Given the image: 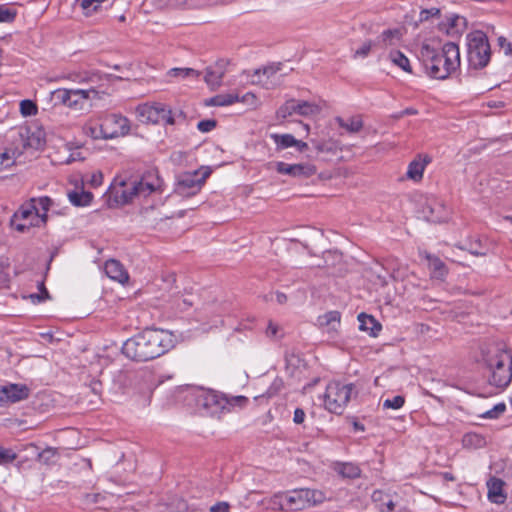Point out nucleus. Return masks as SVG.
<instances>
[{
	"label": "nucleus",
	"mask_w": 512,
	"mask_h": 512,
	"mask_svg": "<svg viewBox=\"0 0 512 512\" xmlns=\"http://www.w3.org/2000/svg\"><path fill=\"white\" fill-rule=\"evenodd\" d=\"M17 16V10L8 5H0V23H12Z\"/></svg>",
	"instance_id": "58836bf2"
},
{
	"label": "nucleus",
	"mask_w": 512,
	"mask_h": 512,
	"mask_svg": "<svg viewBox=\"0 0 512 512\" xmlns=\"http://www.w3.org/2000/svg\"><path fill=\"white\" fill-rule=\"evenodd\" d=\"M56 454L53 448H47L38 454V458L40 461L44 463H48L51 457H54Z\"/></svg>",
	"instance_id": "6e6d98bb"
},
{
	"label": "nucleus",
	"mask_w": 512,
	"mask_h": 512,
	"mask_svg": "<svg viewBox=\"0 0 512 512\" xmlns=\"http://www.w3.org/2000/svg\"><path fill=\"white\" fill-rule=\"evenodd\" d=\"M176 344L175 335L163 329H146L126 340L122 346L123 354L135 361L155 359Z\"/></svg>",
	"instance_id": "f257e3e1"
},
{
	"label": "nucleus",
	"mask_w": 512,
	"mask_h": 512,
	"mask_svg": "<svg viewBox=\"0 0 512 512\" xmlns=\"http://www.w3.org/2000/svg\"><path fill=\"white\" fill-rule=\"evenodd\" d=\"M197 405L203 407L209 414L216 415L225 409L227 400L213 390H196Z\"/></svg>",
	"instance_id": "ddd939ff"
},
{
	"label": "nucleus",
	"mask_w": 512,
	"mask_h": 512,
	"mask_svg": "<svg viewBox=\"0 0 512 512\" xmlns=\"http://www.w3.org/2000/svg\"><path fill=\"white\" fill-rule=\"evenodd\" d=\"M276 300L279 304H284L287 301V297L283 293H277Z\"/></svg>",
	"instance_id": "69168bd1"
},
{
	"label": "nucleus",
	"mask_w": 512,
	"mask_h": 512,
	"mask_svg": "<svg viewBox=\"0 0 512 512\" xmlns=\"http://www.w3.org/2000/svg\"><path fill=\"white\" fill-rule=\"evenodd\" d=\"M504 482L499 478H491L487 482L488 498L491 502L496 504L504 503L506 495L503 493Z\"/></svg>",
	"instance_id": "b1692460"
},
{
	"label": "nucleus",
	"mask_w": 512,
	"mask_h": 512,
	"mask_svg": "<svg viewBox=\"0 0 512 512\" xmlns=\"http://www.w3.org/2000/svg\"><path fill=\"white\" fill-rule=\"evenodd\" d=\"M101 123L105 139L125 136L130 131V121L121 114H108L102 119Z\"/></svg>",
	"instance_id": "9b49d317"
},
{
	"label": "nucleus",
	"mask_w": 512,
	"mask_h": 512,
	"mask_svg": "<svg viewBox=\"0 0 512 512\" xmlns=\"http://www.w3.org/2000/svg\"><path fill=\"white\" fill-rule=\"evenodd\" d=\"M335 470L344 478L354 479L360 476V468L353 463H339Z\"/></svg>",
	"instance_id": "c85d7f7f"
},
{
	"label": "nucleus",
	"mask_w": 512,
	"mask_h": 512,
	"mask_svg": "<svg viewBox=\"0 0 512 512\" xmlns=\"http://www.w3.org/2000/svg\"><path fill=\"white\" fill-rule=\"evenodd\" d=\"M419 56L428 75L435 79H446L460 66L459 47L453 42H447L441 50L424 43Z\"/></svg>",
	"instance_id": "f03ea898"
},
{
	"label": "nucleus",
	"mask_w": 512,
	"mask_h": 512,
	"mask_svg": "<svg viewBox=\"0 0 512 512\" xmlns=\"http://www.w3.org/2000/svg\"><path fill=\"white\" fill-rule=\"evenodd\" d=\"M311 142L318 153L335 152L338 148L337 142L332 139L323 141L311 140Z\"/></svg>",
	"instance_id": "e433bc0d"
},
{
	"label": "nucleus",
	"mask_w": 512,
	"mask_h": 512,
	"mask_svg": "<svg viewBox=\"0 0 512 512\" xmlns=\"http://www.w3.org/2000/svg\"><path fill=\"white\" fill-rule=\"evenodd\" d=\"M215 126H216V121L215 120H202V121H200L198 123L197 128L201 132H209L212 129H214Z\"/></svg>",
	"instance_id": "5fc2aeb1"
},
{
	"label": "nucleus",
	"mask_w": 512,
	"mask_h": 512,
	"mask_svg": "<svg viewBox=\"0 0 512 512\" xmlns=\"http://www.w3.org/2000/svg\"><path fill=\"white\" fill-rule=\"evenodd\" d=\"M239 101L240 102H243L253 108L257 107L258 106V101H257V98L256 96L253 94V93H246L245 95H243L241 98H239Z\"/></svg>",
	"instance_id": "864d4df0"
},
{
	"label": "nucleus",
	"mask_w": 512,
	"mask_h": 512,
	"mask_svg": "<svg viewBox=\"0 0 512 512\" xmlns=\"http://www.w3.org/2000/svg\"><path fill=\"white\" fill-rule=\"evenodd\" d=\"M15 220H23L26 223L15 224L16 230L24 232L31 226H40L47 221L46 214H40L36 205V198H32L28 203L22 205L14 214Z\"/></svg>",
	"instance_id": "1a4fd4ad"
},
{
	"label": "nucleus",
	"mask_w": 512,
	"mask_h": 512,
	"mask_svg": "<svg viewBox=\"0 0 512 512\" xmlns=\"http://www.w3.org/2000/svg\"><path fill=\"white\" fill-rule=\"evenodd\" d=\"M391 62L401 68L403 71L411 73V66L409 59L400 51L394 50L389 53Z\"/></svg>",
	"instance_id": "473e14b6"
},
{
	"label": "nucleus",
	"mask_w": 512,
	"mask_h": 512,
	"mask_svg": "<svg viewBox=\"0 0 512 512\" xmlns=\"http://www.w3.org/2000/svg\"><path fill=\"white\" fill-rule=\"evenodd\" d=\"M69 199L75 206H86L91 203L93 195L88 191L72 192L69 194Z\"/></svg>",
	"instance_id": "72a5a7b5"
},
{
	"label": "nucleus",
	"mask_w": 512,
	"mask_h": 512,
	"mask_svg": "<svg viewBox=\"0 0 512 512\" xmlns=\"http://www.w3.org/2000/svg\"><path fill=\"white\" fill-rule=\"evenodd\" d=\"M52 204V201L49 197H40L36 199V205L39 208L40 214H46Z\"/></svg>",
	"instance_id": "3c124183"
},
{
	"label": "nucleus",
	"mask_w": 512,
	"mask_h": 512,
	"mask_svg": "<svg viewBox=\"0 0 512 512\" xmlns=\"http://www.w3.org/2000/svg\"><path fill=\"white\" fill-rule=\"evenodd\" d=\"M336 122L339 124L340 127L346 129L348 132L351 133H357L359 132L363 127V122L360 117H351L347 121H345L341 117L336 118Z\"/></svg>",
	"instance_id": "2f4dec72"
},
{
	"label": "nucleus",
	"mask_w": 512,
	"mask_h": 512,
	"mask_svg": "<svg viewBox=\"0 0 512 512\" xmlns=\"http://www.w3.org/2000/svg\"><path fill=\"white\" fill-rule=\"evenodd\" d=\"M104 269L109 278L119 283H125L129 278L123 265L117 260L110 259L106 261Z\"/></svg>",
	"instance_id": "5701e85b"
},
{
	"label": "nucleus",
	"mask_w": 512,
	"mask_h": 512,
	"mask_svg": "<svg viewBox=\"0 0 512 512\" xmlns=\"http://www.w3.org/2000/svg\"><path fill=\"white\" fill-rule=\"evenodd\" d=\"M84 157L81 155V152L79 151H74L72 152L69 157L64 161L66 164H70L72 162H75V161H78V160H83Z\"/></svg>",
	"instance_id": "bf43d9fd"
},
{
	"label": "nucleus",
	"mask_w": 512,
	"mask_h": 512,
	"mask_svg": "<svg viewBox=\"0 0 512 512\" xmlns=\"http://www.w3.org/2000/svg\"><path fill=\"white\" fill-rule=\"evenodd\" d=\"M294 147H296L299 152H304L307 150L308 144L306 142L296 139V144Z\"/></svg>",
	"instance_id": "e2e57ef3"
},
{
	"label": "nucleus",
	"mask_w": 512,
	"mask_h": 512,
	"mask_svg": "<svg viewBox=\"0 0 512 512\" xmlns=\"http://www.w3.org/2000/svg\"><path fill=\"white\" fill-rule=\"evenodd\" d=\"M224 73L225 71L223 65L217 64L214 67H209L206 69L204 80L208 86L214 89L220 86Z\"/></svg>",
	"instance_id": "a878e982"
},
{
	"label": "nucleus",
	"mask_w": 512,
	"mask_h": 512,
	"mask_svg": "<svg viewBox=\"0 0 512 512\" xmlns=\"http://www.w3.org/2000/svg\"><path fill=\"white\" fill-rule=\"evenodd\" d=\"M423 217L433 223L442 222L447 218L444 205L435 197H427L422 205Z\"/></svg>",
	"instance_id": "f3484780"
},
{
	"label": "nucleus",
	"mask_w": 512,
	"mask_h": 512,
	"mask_svg": "<svg viewBox=\"0 0 512 512\" xmlns=\"http://www.w3.org/2000/svg\"><path fill=\"white\" fill-rule=\"evenodd\" d=\"M103 179V175L101 172L94 173L91 177V184L94 187L101 185Z\"/></svg>",
	"instance_id": "052dcab7"
},
{
	"label": "nucleus",
	"mask_w": 512,
	"mask_h": 512,
	"mask_svg": "<svg viewBox=\"0 0 512 512\" xmlns=\"http://www.w3.org/2000/svg\"><path fill=\"white\" fill-rule=\"evenodd\" d=\"M168 75L177 78H198L200 73L192 68H172L168 71Z\"/></svg>",
	"instance_id": "4c0bfd02"
},
{
	"label": "nucleus",
	"mask_w": 512,
	"mask_h": 512,
	"mask_svg": "<svg viewBox=\"0 0 512 512\" xmlns=\"http://www.w3.org/2000/svg\"><path fill=\"white\" fill-rule=\"evenodd\" d=\"M229 508L227 502H219L210 508V512H229Z\"/></svg>",
	"instance_id": "4d7b16f0"
},
{
	"label": "nucleus",
	"mask_w": 512,
	"mask_h": 512,
	"mask_svg": "<svg viewBox=\"0 0 512 512\" xmlns=\"http://www.w3.org/2000/svg\"><path fill=\"white\" fill-rule=\"evenodd\" d=\"M405 403L403 396L397 395L392 399H386L383 402V408L385 409H400Z\"/></svg>",
	"instance_id": "49530a36"
},
{
	"label": "nucleus",
	"mask_w": 512,
	"mask_h": 512,
	"mask_svg": "<svg viewBox=\"0 0 512 512\" xmlns=\"http://www.w3.org/2000/svg\"><path fill=\"white\" fill-rule=\"evenodd\" d=\"M325 496L319 490L295 489L274 497V503L281 509L302 510L306 507L323 502Z\"/></svg>",
	"instance_id": "20e7f679"
},
{
	"label": "nucleus",
	"mask_w": 512,
	"mask_h": 512,
	"mask_svg": "<svg viewBox=\"0 0 512 512\" xmlns=\"http://www.w3.org/2000/svg\"><path fill=\"white\" fill-rule=\"evenodd\" d=\"M354 426H355V428H356V429L364 430L363 425H360V424H359V423H357V422H356V423H354Z\"/></svg>",
	"instance_id": "774afa93"
},
{
	"label": "nucleus",
	"mask_w": 512,
	"mask_h": 512,
	"mask_svg": "<svg viewBox=\"0 0 512 512\" xmlns=\"http://www.w3.org/2000/svg\"><path fill=\"white\" fill-rule=\"evenodd\" d=\"M305 419V412L301 408H296L294 411L293 421L296 424H302Z\"/></svg>",
	"instance_id": "13d9d810"
},
{
	"label": "nucleus",
	"mask_w": 512,
	"mask_h": 512,
	"mask_svg": "<svg viewBox=\"0 0 512 512\" xmlns=\"http://www.w3.org/2000/svg\"><path fill=\"white\" fill-rule=\"evenodd\" d=\"M53 96L61 104L75 111H81L91 107V100L98 97V92L95 89H57L53 92Z\"/></svg>",
	"instance_id": "0eeeda50"
},
{
	"label": "nucleus",
	"mask_w": 512,
	"mask_h": 512,
	"mask_svg": "<svg viewBox=\"0 0 512 512\" xmlns=\"http://www.w3.org/2000/svg\"><path fill=\"white\" fill-rule=\"evenodd\" d=\"M428 267L433 278L443 279L447 274V269L444 262L436 256L430 254L426 255Z\"/></svg>",
	"instance_id": "bb28decb"
},
{
	"label": "nucleus",
	"mask_w": 512,
	"mask_h": 512,
	"mask_svg": "<svg viewBox=\"0 0 512 512\" xmlns=\"http://www.w3.org/2000/svg\"><path fill=\"white\" fill-rule=\"evenodd\" d=\"M84 134L92 139H105L104 131H102V123H87L83 127Z\"/></svg>",
	"instance_id": "c9c22d12"
},
{
	"label": "nucleus",
	"mask_w": 512,
	"mask_h": 512,
	"mask_svg": "<svg viewBox=\"0 0 512 512\" xmlns=\"http://www.w3.org/2000/svg\"><path fill=\"white\" fill-rule=\"evenodd\" d=\"M372 500L379 512H400L398 507V495L390 494L382 490H376L372 494Z\"/></svg>",
	"instance_id": "a211bd4d"
},
{
	"label": "nucleus",
	"mask_w": 512,
	"mask_h": 512,
	"mask_svg": "<svg viewBox=\"0 0 512 512\" xmlns=\"http://www.w3.org/2000/svg\"><path fill=\"white\" fill-rule=\"evenodd\" d=\"M277 150H284L289 147H294L296 138L292 134H271Z\"/></svg>",
	"instance_id": "c756f323"
},
{
	"label": "nucleus",
	"mask_w": 512,
	"mask_h": 512,
	"mask_svg": "<svg viewBox=\"0 0 512 512\" xmlns=\"http://www.w3.org/2000/svg\"><path fill=\"white\" fill-rule=\"evenodd\" d=\"M269 168L274 169L279 174L297 179L309 178L317 171L315 165L311 163L288 164L283 161L271 162Z\"/></svg>",
	"instance_id": "f8f14e48"
},
{
	"label": "nucleus",
	"mask_w": 512,
	"mask_h": 512,
	"mask_svg": "<svg viewBox=\"0 0 512 512\" xmlns=\"http://www.w3.org/2000/svg\"><path fill=\"white\" fill-rule=\"evenodd\" d=\"M506 405L504 403L496 404L492 409L484 412L481 416L484 418L495 419L504 413Z\"/></svg>",
	"instance_id": "a18cd8bd"
},
{
	"label": "nucleus",
	"mask_w": 512,
	"mask_h": 512,
	"mask_svg": "<svg viewBox=\"0 0 512 512\" xmlns=\"http://www.w3.org/2000/svg\"><path fill=\"white\" fill-rule=\"evenodd\" d=\"M439 16H440L439 8L432 7L430 9H423L419 15V21L425 22V21H428L430 18L439 17Z\"/></svg>",
	"instance_id": "8fccbe9b"
},
{
	"label": "nucleus",
	"mask_w": 512,
	"mask_h": 512,
	"mask_svg": "<svg viewBox=\"0 0 512 512\" xmlns=\"http://www.w3.org/2000/svg\"><path fill=\"white\" fill-rule=\"evenodd\" d=\"M39 290H40L39 294L33 293V294L29 295V298L31 299V301L33 303H39V302L49 298V293H48L47 289L45 288V285L43 282L39 283Z\"/></svg>",
	"instance_id": "de8ad7c7"
},
{
	"label": "nucleus",
	"mask_w": 512,
	"mask_h": 512,
	"mask_svg": "<svg viewBox=\"0 0 512 512\" xmlns=\"http://www.w3.org/2000/svg\"><path fill=\"white\" fill-rule=\"evenodd\" d=\"M24 146L39 150L45 145V132L42 128L33 125L25 128L21 133Z\"/></svg>",
	"instance_id": "aec40b11"
},
{
	"label": "nucleus",
	"mask_w": 512,
	"mask_h": 512,
	"mask_svg": "<svg viewBox=\"0 0 512 512\" xmlns=\"http://www.w3.org/2000/svg\"><path fill=\"white\" fill-rule=\"evenodd\" d=\"M20 111L24 116H31L37 113V106L31 100H22L20 103Z\"/></svg>",
	"instance_id": "c03bdc74"
},
{
	"label": "nucleus",
	"mask_w": 512,
	"mask_h": 512,
	"mask_svg": "<svg viewBox=\"0 0 512 512\" xmlns=\"http://www.w3.org/2000/svg\"><path fill=\"white\" fill-rule=\"evenodd\" d=\"M284 387V382L281 378L276 377L271 383L269 389L266 392L267 397H272L278 394Z\"/></svg>",
	"instance_id": "09e8293b"
},
{
	"label": "nucleus",
	"mask_w": 512,
	"mask_h": 512,
	"mask_svg": "<svg viewBox=\"0 0 512 512\" xmlns=\"http://www.w3.org/2000/svg\"><path fill=\"white\" fill-rule=\"evenodd\" d=\"M475 441L477 444H480L482 442V439L477 434H467L464 438V442H470L472 443Z\"/></svg>",
	"instance_id": "680f3d73"
},
{
	"label": "nucleus",
	"mask_w": 512,
	"mask_h": 512,
	"mask_svg": "<svg viewBox=\"0 0 512 512\" xmlns=\"http://www.w3.org/2000/svg\"><path fill=\"white\" fill-rule=\"evenodd\" d=\"M353 389V384L329 383L324 394L325 408L331 413L342 414L351 399Z\"/></svg>",
	"instance_id": "423d86ee"
},
{
	"label": "nucleus",
	"mask_w": 512,
	"mask_h": 512,
	"mask_svg": "<svg viewBox=\"0 0 512 512\" xmlns=\"http://www.w3.org/2000/svg\"><path fill=\"white\" fill-rule=\"evenodd\" d=\"M431 158L428 155H418L408 165L406 176L413 181H420L423 178V173L426 166L430 163Z\"/></svg>",
	"instance_id": "4be33fe9"
},
{
	"label": "nucleus",
	"mask_w": 512,
	"mask_h": 512,
	"mask_svg": "<svg viewBox=\"0 0 512 512\" xmlns=\"http://www.w3.org/2000/svg\"><path fill=\"white\" fill-rule=\"evenodd\" d=\"M373 47V42L371 40L365 41L358 49H356L353 53V57L357 58H366Z\"/></svg>",
	"instance_id": "37998d69"
},
{
	"label": "nucleus",
	"mask_w": 512,
	"mask_h": 512,
	"mask_svg": "<svg viewBox=\"0 0 512 512\" xmlns=\"http://www.w3.org/2000/svg\"><path fill=\"white\" fill-rule=\"evenodd\" d=\"M488 107L490 108H502L504 107V102L502 101H489Z\"/></svg>",
	"instance_id": "0e129e2a"
},
{
	"label": "nucleus",
	"mask_w": 512,
	"mask_h": 512,
	"mask_svg": "<svg viewBox=\"0 0 512 512\" xmlns=\"http://www.w3.org/2000/svg\"><path fill=\"white\" fill-rule=\"evenodd\" d=\"M266 335L271 339H280L284 336V333L282 328L278 324L269 321L266 329Z\"/></svg>",
	"instance_id": "a19ab883"
},
{
	"label": "nucleus",
	"mask_w": 512,
	"mask_h": 512,
	"mask_svg": "<svg viewBox=\"0 0 512 512\" xmlns=\"http://www.w3.org/2000/svg\"><path fill=\"white\" fill-rule=\"evenodd\" d=\"M136 116L142 123H164L174 125L176 123L172 110L162 103L141 104L136 108Z\"/></svg>",
	"instance_id": "6e6552de"
},
{
	"label": "nucleus",
	"mask_w": 512,
	"mask_h": 512,
	"mask_svg": "<svg viewBox=\"0 0 512 512\" xmlns=\"http://www.w3.org/2000/svg\"><path fill=\"white\" fill-rule=\"evenodd\" d=\"M239 102V95L235 93L218 94L206 101L208 106H228Z\"/></svg>",
	"instance_id": "cd10ccee"
},
{
	"label": "nucleus",
	"mask_w": 512,
	"mask_h": 512,
	"mask_svg": "<svg viewBox=\"0 0 512 512\" xmlns=\"http://www.w3.org/2000/svg\"><path fill=\"white\" fill-rule=\"evenodd\" d=\"M321 107L315 102L289 99L279 107L276 112L277 118L286 119L293 114L309 117L320 113Z\"/></svg>",
	"instance_id": "9d476101"
},
{
	"label": "nucleus",
	"mask_w": 512,
	"mask_h": 512,
	"mask_svg": "<svg viewBox=\"0 0 512 512\" xmlns=\"http://www.w3.org/2000/svg\"><path fill=\"white\" fill-rule=\"evenodd\" d=\"M16 160V152L11 150H5L0 153V171L11 167Z\"/></svg>",
	"instance_id": "ea45409f"
},
{
	"label": "nucleus",
	"mask_w": 512,
	"mask_h": 512,
	"mask_svg": "<svg viewBox=\"0 0 512 512\" xmlns=\"http://www.w3.org/2000/svg\"><path fill=\"white\" fill-rule=\"evenodd\" d=\"M279 70V64L264 67L262 70H256L253 76V83L262 85L267 89L271 88L280 82V76H277Z\"/></svg>",
	"instance_id": "6ab92c4d"
},
{
	"label": "nucleus",
	"mask_w": 512,
	"mask_h": 512,
	"mask_svg": "<svg viewBox=\"0 0 512 512\" xmlns=\"http://www.w3.org/2000/svg\"><path fill=\"white\" fill-rule=\"evenodd\" d=\"M498 45L503 50L505 55H512V43L509 42L505 37L501 36L498 38Z\"/></svg>",
	"instance_id": "603ef678"
},
{
	"label": "nucleus",
	"mask_w": 512,
	"mask_h": 512,
	"mask_svg": "<svg viewBox=\"0 0 512 512\" xmlns=\"http://www.w3.org/2000/svg\"><path fill=\"white\" fill-rule=\"evenodd\" d=\"M400 36L401 32L399 29H387L379 35L378 43L383 44V46L392 45L395 40L400 39Z\"/></svg>",
	"instance_id": "f704fd0d"
},
{
	"label": "nucleus",
	"mask_w": 512,
	"mask_h": 512,
	"mask_svg": "<svg viewBox=\"0 0 512 512\" xmlns=\"http://www.w3.org/2000/svg\"><path fill=\"white\" fill-rule=\"evenodd\" d=\"M209 175V172H206L201 178L197 177V173L194 174H183L178 178V182L175 188V192L179 196L188 197L197 194L204 182L206 177Z\"/></svg>",
	"instance_id": "2eb2a0df"
},
{
	"label": "nucleus",
	"mask_w": 512,
	"mask_h": 512,
	"mask_svg": "<svg viewBox=\"0 0 512 512\" xmlns=\"http://www.w3.org/2000/svg\"><path fill=\"white\" fill-rule=\"evenodd\" d=\"M17 458V454L9 448L0 446V465L12 463Z\"/></svg>",
	"instance_id": "79ce46f5"
},
{
	"label": "nucleus",
	"mask_w": 512,
	"mask_h": 512,
	"mask_svg": "<svg viewBox=\"0 0 512 512\" xmlns=\"http://www.w3.org/2000/svg\"><path fill=\"white\" fill-rule=\"evenodd\" d=\"M30 389L24 384L0 386V406L13 404L29 397Z\"/></svg>",
	"instance_id": "dca6fc26"
},
{
	"label": "nucleus",
	"mask_w": 512,
	"mask_h": 512,
	"mask_svg": "<svg viewBox=\"0 0 512 512\" xmlns=\"http://www.w3.org/2000/svg\"><path fill=\"white\" fill-rule=\"evenodd\" d=\"M340 318L341 315L338 311H329L323 316H320L318 321L321 326H327L332 330H336L340 325Z\"/></svg>",
	"instance_id": "7c9ffc66"
},
{
	"label": "nucleus",
	"mask_w": 512,
	"mask_h": 512,
	"mask_svg": "<svg viewBox=\"0 0 512 512\" xmlns=\"http://www.w3.org/2000/svg\"><path fill=\"white\" fill-rule=\"evenodd\" d=\"M468 62L474 69L487 66L491 57L490 45L487 36L481 31H475L467 36Z\"/></svg>",
	"instance_id": "39448f33"
},
{
	"label": "nucleus",
	"mask_w": 512,
	"mask_h": 512,
	"mask_svg": "<svg viewBox=\"0 0 512 512\" xmlns=\"http://www.w3.org/2000/svg\"><path fill=\"white\" fill-rule=\"evenodd\" d=\"M469 251H470V253H471L472 255H475V256H483V255H485V254H486L485 252H483V251H478L477 249H474V250L470 249Z\"/></svg>",
	"instance_id": "338daca9"
},
{
	"label": "nucleus",
	"mask_w": 512,
	"mask_h": 512,
	"mask_svg": "<svg viewBox=\"0 0 512 512\" xmlns=\"http://www.w3.org/2000/svg\"><path fill=\"white\" fill-rule=\"evenodd\" d=\"M111 195L114 201L120 205L128 204L134 199V197H137L133 190L132 182L127 184L124 181H121L118 185L112 187Z\"/></svg>",
	"instance_id": "412c9836"
},
{
	"label": "nucleus",
	"mask_w": 512,
	"mask_h": 512,
	"mask_svg": "<svg viewBox=\"0 0 512 512\" xmlns=\"http://www.w3.org/2000/svg\"><path fill=\"white\" fill-rule=\"evenodd\" d=\"M359 329L376 336L381 330V324L371 315L361 313L358 315Z\"/></svg>",
	"instance_id": "393cba45"
},
{
	"label": "nucleus",
	"mask_w": 512,
	"mask_h": 512,
	"mask_svg": "<svg viewBox=\"0 0 512 512\" xmlns=\"http://www.w3.org/2000/svg\"><path fill=\"white\" fill-rule=\"evenodd\" d=\"M133 190L136 196L147 197L161 189L162 179L156 170L145 172L139 181H133Z\"/></svg>",
	"instance_id": "4468645a"
},
{
	"label": "nucleus",
	"mask_w": 512,
	"mask_h": 512,
	"mask_svg": "<svg viewBox=\"0 0 512 512\" xmlns=\"http://www.w3.org/2000/svg\"><path fill=\"white\" fill-rule=\"evenodd\" d=\"M483 362L488 370L489 383L499 388L506 387L512 380V355L502 343L488 345L482 352Z\"/></svg>",
	"instance_id": "7ed1b4c3"
}]
</instances>
